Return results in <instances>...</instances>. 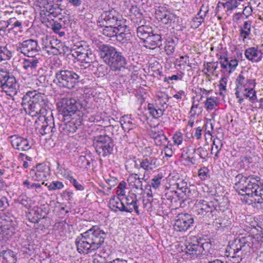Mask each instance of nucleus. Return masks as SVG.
I'll return each mask as SVG.
<instances>
[{"mask_svg":"<svg viewBox=\"0 0 263 263\" xmlns=\"http://www.w3.org/2000/svg\"><path fill=\"white\" fill-rule=\"evenodd\" d=\"M49 170V167L45 163H39L31 169L29 176L34 181H44L48 176Z\"/></svg>","mask_w":263,"mask_h":263,"instance_id":"ddd939ff","label":"nucleus"},{"mask_svg":"<svg viewBox=\"0 0 263 263\" xmlns=\"http://www.w3.org/2000/svg\"><path fill=\"white\" fill-rule=\"evenodd\" d=\"M78 165L80 167L87 168L90 166V162L87 159L85 156H81L79 157L78 161Z\"/></svg>","mask_w":263,"mask_h":263,"instance_id":"8fccbe9b","label":"nucleus"},{"mask_svg":"<svg viewBox=\"0 0 263 263\" xmlns=\"http://www.w3.org/2000/svg\"><path fill=\"white\" fill-rule=\"evenodd\" d=\"M66 178L69 180L70 183L73 185L77 190L83 191L84 190V187L71 175H67L66 176Z\"/></svg>","mask_w":263,"mask_h":263,"instance_id":"09e8293b","label":"nucleus"},{"mask_svg":"<svg viewBox=\"0 0 263 263\" xmlns=\"http://www.w3.org/2000/svg\"><path fill=\"white\" fill-rule=\"evenodd\" d=\"M147 109L149 111V114L154 118H158L162 116L163 114L164 109H161L160 108L157 109L153 104L149 103L147 105Z\"/></svg>","mask_w":263,"mask_h":263,"instance_id":"79ce46f5","label":"nucleus"},{"mask_svg":"<svg viewBox=\"0 0 263 263\" xmlns=\"http://www.w3.org/2000/svg\"><path fill=\"white\" fill-rule=\"evenodd\" d=\"M28 57L29 58L24 60L22 67L24 70L29 71L36 68L39 64V60L36 56Z\"/></svg>","mask_w":263,"mask_h":263,"instance_id":"2f4dec72","label":"nucleus"},{"mask_svg":"<svg viewBox=\"0 0 263 263\" xmlns=\"http://www.w3.org/2000/svg\"><path fill=\"white\" fill-rule=\"evenodd\" d=\"M194 218L193 215L187 213L178 214L175 218L174 229L179 232H185L194 227Z\"/></svg>","mask_w":263,"mask_h":263,"instance_id":"1a4fd4ad","label":"nucleus"},{"mask_svg":"<svg viewBox=\"0 0 263 263\" xmlns=\"http://www.w3.org/2000/svg\"><path fill=\"white\" fill-rule=\"evenodd\" d=\"M211 197L212 198V204L214 205V208H215V215L217 212H223L228 209L229 202L228 198L216 195Z\"/></svg>","mask_w":263,"mask_h":263,"instance_id":"412c9836","label":"nucleus"},{"mask_svg":"<svg viewBox=\"0 0 263 263\" xmlns=\"http://www.w3.org/2000/svg\"><path fill=\"white\" fill-rule=\"evenodd\" d=\"M219 60L221 67L223 69V71H221L223 73L228 72L229 74L236 69L238 64V61L236 59L229 60L227 57L220 55Z\"/></svg>","mask_w":263,"mask_h":263,"instance_id":"a211bd4d","label":"nucleus"},{"mask_svg":"<svg viewBox=\"0 0 263 263\" xmlns=\"http://www.w3.org/2000/svg\"><path fill=\"white\" fill-rule=\"evenodd\" d=\"M236 238L234 240V242L232 243L230 246V249L231 251H229V255H227L228 257H230V256H233L235 255H236V254H246L247 251L246 250H243V248L241 247L240 248L239 247H237L236 246Z\"/></svg>","mask_w":263,"mask_h":263,"instance_id":"ea45409f","label":"nucleus"},{"mask_svg":"<svg viewBox=\"0 0 263 263\" xmlns=\"http://www.w3.org/2000/svg\"><path fill=\"white\" fill-rule=\"evenodd\" d=\"M163 178L162 174H159L157 176H155L152 179L151 185H146L145 186L146 189H151V186L156 189L159 187L161 184V179Z\"/></svg>","mask_w":263,"mask_h":263,"instance_id":"c03bdc74","label":"nucleus"},{"mask_svg":"<svg viewBox=\"0 0 263 263\" xmlns=\"http://www.w3.org/2000/svg\"><path fill=\"white\" fill-rule=\"evenodd\" d=\"M79 71L64 69L56 70L53 82L59 88L72 89L83 80Z\"/></svg>","mask_w":263,"mask_h":263,"instance_id":"39448f33","label":"nucleus"},{"mask_svg":"<svg viewBox=\"0 0 263 263\" xmlns=\"http://www.w3.org/2000/svg\"><path fill=\"white\" fill-rule=\"evenodd\" d=\"M119 13L114 9L104 11L98 18V26L106 25H121L124 23Z\"/></svg>","mask_w":263,"mask_h":263,"instance_id":"9b49d317","label":"nucleus"},{"mask_svg":"<svg viewBox=\"0 0 263 263\" xmlns=\"http://www.w3.org/2000/svg\"><path fill=\"white\" fill-rule=\"evenodd\" d=\"M198 176L202 180H205L210 178V171L205 166H203L198 171Z\"/></svg>","mask_w":263,"mask_h":263,"instance_id":"de8ad7c7","label":"nucleus"},{"mask_svg":"<svg viewBox=\"0 0 263 263\" xmlns=\"http://www.w3.org/2000/svg\"><path fill=\"white\" fill-rule=\"evenodd\" d=\"M73 193L69 191H65L63 192L62 196L65 200H68L69 202L71 201L73 199Z\"/></svg>","mask_w":263,"mask_h":263,"instance_id":"e2e57ef3","label":"nucleus"},{"mask_svg":"<svg viewBox=\"0 0 263 263\" xmlns=\"http://www.w3.org/2000/svg\"><path fill=\"white\" fill-rule=\"evenodd\" d=\"M107 233L97 226H93L90 229L78 236L75 240L77 251L80 254H87L101 249V252L109 255L111 252V246H104Z\"/></svg>","mask_w":263,"mask_h":263,"instance_id":"f03ea898","label":"nucleus"},{"mask_svg":"<svg viewBox=\"0 0 263 263\" xmlns=\"http://www.w3.org/2000/svg\"><path fill=\"white\" fill-rule=\"evenodd\" d=\"M243 254H239L238 253L233 256H230V260L233 263H239L242 260Z\"/></svg>","mask_w":263,"mask_h":263,"instance_id":"052dcab7","label":"nucleus"},{"mask_svg":"<svg viewBox=\"0 0 263 263\" xmlns=\"http://www.w3.org/2000/svg\"><path fill=\"white\" fill-rule=\"evenodd\" d=\"M41 214H40L39 210H32L27 215L28 220L34 223H37L41 219Z\"/></svg>","mask_w":263,"mask_h":263,"instance_id":"58836bf2","label":"nucleus"},{"mask_svg":"<svg viewBox=\"0 0 263 263\" xmlns=\"http://www.w3.org/2000/svg\"><path fill=\"white\" fill-rule=\"evenodd\" d=\"M159 32H156L154 33L153 31V33L150 34L147 38L144 41L143 43L144 44V46L146 48L154 49L157 47H160L161 45L162 41V34L160 32V31H158Z\"/></svg>","mask_w":263,"mask_h":263,"instance_id":"6ab92c4d","label":"nucleus"},{"mask_svg":"<svg viewBox=\"0 0 263 263\" xmlns=\"http://www.w3.org/2000/svg\"><path fill=\"white\" fill-rule=\"evenodd\" d=\"M223 146V144L221 143V141L219 139H214L213 142V145L212 147V152L214 150V148L215 147V149L217 150V152L215 155V156L216 157H218V154L221 150L222 147Z\"/></svg>","mask_w":263,"mask_h":263,"instance_id":"3c124183","label":"nucleus"},{"mask_svg":"<svg viewBox=\"0 0 263 263\" xmlns=\"http://www.w3.org/2000/svg\"><path fill=\"white\" fill-rule=\"evenodd\" d=\"M93 263H110V261L107 262L105 257L98 255L94 258Z\"/></svg>","mask_w":263,"mask_h":263,"instance_id":"680f3d73","label":"nucleus"},{"mask_svg":"<svg viewBox=\"0 0 263 263\" xmlns=\"http://www.w3.org/2000/svg\"><path fill=\"white\" fill-rule=\"evenodd\" d=\"M216 105V102L213 98L210 97L206 99L205 102V106L207 110L213 109Z\"/></svg>","mask_w":263,"mask_h":263,"instance_id":"864d4df0","label":"nucleus"},{"mask_svg":"<svg viewBox=\"0 0 263 263\" xmlns=\"http://www.w3.org/2000/svg\"><path fill=\"white\" fill-rule=\"evenodd\" d=\"M176 41H177V39L176 40L169 39L165 42L164 49L167 55H171L174 52Z\"/></svg>","mask_w":263,"mask_h":263,"instance_id":"37998d69","label":"nucleus"},{"mask_svg":"<svg viewBox=\"0 0 263 263\" xmlns=\"http://www.w3.org/2000/svg\"><path fill=\"white\" fill-rule=\"evenodd\" d=\"M156 18L165 25L174 23L177 18L176 15L168 11L166 7L160 6L155 11Z\"/></svg>","mask_w":263,"mask_h":263,"instance_id":"2eb2a0df","label":"nucleus"},{"mask_svg":"<svg viewBox=\"0 0 263 263\" xmlns=\"http://www.w3.org/2000/svg\"><path fill=\"white\" fill-rule=\"evenodd\" d=\"M15 253L11 250H3L0 252V263H16Z\"/></svg>","mask_w":263,"mask_h":263,"instance_id":"cd10ccee","label":"nucleus"},{"mask_svg":"<svg viewBox=\"0 0 263 263\" xmlns=\"http://www.w3.org/2000/svg\"><path fill=\"white\" fill-rule=\"evenodd\" d=\"M246 185L244 186L241 191H239V195L247 196L252 198L255 193H258L259 189V184H261V178L259 176L253 175L249 178Z\"/></svg>","mask_w":263,"mask_h":263,"instance_id":"f8f14e48","label":"nucleus"},{"mask_svg":"<svg viewBox=\"0 0 263 263\" xmlns=\"http://www.w3.org/2000/svg\"><path fill=\"white\" fill-rule=\"evenodd\" d=\"M13 146L18 150L26 151L31 148L29 141L21 137H17L12 141Z\"/></svg>","mask_w":263,"mask_h":263,"instance_id":"7c9ffc66","label":"nucleus"},{"mask_svg":"<svg viewBox=\"0 0 263 263\" xmlns=\"http://www.w3.org/2000/svg\"><path fill=\"white\" fill-rule=\"evenodd\" d=\"M231 222L230 220L222 217L216 218L213 221V226L217 231H223L230 227Z\"/></svg>","mask_w":263,"mask_h":263,"instance_id":"f704fd0d","label":"nucleus"},{"mask_svg":"<svg viewBox=\"0 0 263 263\" xmlns=\"http://www.w3.org/2000/svg\"><path fill=\"white\" fill-rule=\"evenodd\" d=\"M41 220H42L43 221L42 222H43V227L44 228H48L49 227L51 226V221L50 219L48 217H47L46 216L44 215L43 216Z\"/></svg>","mask_w":263,"mask_h":263,"instance_id":"338daca9","label":"nucleus"},{"mask_svg":"<svg viewBox=\"0 0 263 263\" xmlns=\"http://www.w3.org/2000/svg\"><path fill=\"white\" fill-rule=\"evenodd\" d=\"M138 200L136 198V195L134 194L133 196H127L125 198V209H126L124 211L125 212L132 213L133 211V206L137 203Z\"/></svg>","mask_w":263,"mask_h":263,"instance_id":"4c0bfd02","label":"nucleus"},{"mask_svg":"<svg viewBox=\"0 0 263 263\" xmlns=\"http://www.w3.org/2000/svg\"><path fill=\"white\" fill-rule=\"evenodd\" d=\"M16 86L15 78L8 72L0 69V87L3 89H15Z\"/></svg>","mask_w":263,"mask_h":263,"instance_id":"f3484780","label":"nucleus"},{"mask_svg":"<svg viewBox=\"0 0 263 263\" xmlns=\"http://www.w3.org/2000/svg\"><path fill=\"white\" fill-rule=\"evenodd\" d=\"M97 50L100 58L114 71H120L125 68L127 61L124 53L116 48L108 44H100L97 45Z\"/></svg>","mask_w":263,"mask_h":263,"instance_id":"20e7f679","label":"nucleus"},{"mask_svg":"<svg viewBox=\"0 0 263 263\" xmlns=\"http://www.w3.org/2000/svg\"><path fill=\"white\" fill-rule=\"evenodd\" d=\"M185 246L186 253L190 255L208 256L214 253L211 243L199 236H192L186 241Z\"/></svg>","mask_w":263,"mask_h":263,"instance_id":"423d86ee","label":"nucleus"},{"mask_svg":"<svg viewBox=\"0 0 263 263\" xmlns=\"http://www.w3.org/2000/svg\"><path fill=\"white\" fill-rule=\"evenodd\" d=\"M60 115L62 116V120L66 121L73 117L83 118L85 112H89V107H87V102L72 98H63L57 103Z\"/></svg>","mask_w":263,"mask_h":263,"instance_id":"7ed1b4c3","label":"nucleus"},{"mask_svg":"<svg viewBox=\"0 0 263 263\" xmlns=\"http://www.w3.org/2000/svg\"><path fill=\"white\" fill-rule=\"evenodd\" d=\"M218 68V62L208 63L206 66V70L210 72L212 70L215 71Z\"/></svg>","mask_w":263,"mask_h":263,"instance_id":"69168bd1","label":"nucleus"},{"mask_svg":"<svg viewBox=\"0 0 263 263\" xmlns=\"http://www.w3.org/2000/svg\"><path fill=\"white\" fill-rule=\"evenodd\" d=\"M176 185L177 189L181 191L187 185V183L183 180H179L176 183Z\"/></svg>","mask_w":263,"mask_h":263,"instance_id":"774afa93","label":"nucleus"},{"mask_svg":"<svg viewBox=\"0 0 263 263\" xmlns=\"http://www.w3.org/2000/svg\"><path fill=\"white\" fill-rule=\"evenodd\" d=\"M64 28L65 27H63V25L62 24L58 22L57 21L54 22L52 25V29L54 32H59L60 30Z\"/></svg>","mask_w":263,"mask_h":263,"instance_id":"bf43d9fd","label":"nucleus"},{"mask_svg":"<svg viewBox=\"0 0 263 263\" xmlns=\"http://www.w3.org/2000/svg\"><path fill=\"white\" fill-rule=\"evenodd\" d=\"M12 57L11 52L8 49L6 46H1L0 50V62L9 60Z\"/></svg>","mask_w":263,"mask_h":263,"instance_id":"49530a36","label":"nucleus"},{"mask_svg":"<svg viewBox=\"0 0 263 263\" xmlns=\"http://www.w3.org/2000/svg\"><path fill=\"white\" fill-rule=\"evenodd\" d=\"M195 215L203 221H209L215 215L211 197L197 201L193 207Z\"/></svg>","mask_w":263,"mask_h":263,"instance_id":"0eeeda50","label":"nucleus"},{"mask_svg":"<svg viewBox=\"0 0 263 263\" xmlns=\"http://www.w3.org/2000/svg\"><path fill=\"white\" fill-rule=\"evenodd\" d=\"M253 175H249L248 176H245L242 174H237L234 179V188L239 194V191H241L244 186L246 185L248 181L250 180L249 178L253 176Z\"/></svg>","mask_w":263,"mask_h":263,"instance_id":"a878e982","label":"nucleus"},{"mask_svg":"<svg viewBox=\"0 0 263 263\" xmlns=\"http://www.w3.org/2000/svg\"><path fill=\"white\" fill-rule=\"evenodd\" d=\"M246 79L242 72H241L235 80L236 87L235 88V94L236 98L238 99V102L240 104H241L244 101L243 98L240 97V92L242 91V88H245L246 84L245 81H246Z\"/></svg>","mask_w":263,"mask_h":263,"instance_id":"5701e85b","label":"nucleus"},{"mask_svg":"<svg viewBox=\"0 0 263 263\" xmlns=\"http://www.w3.org/2000/svg\"><path fill=\"white\" fill-rule=\"evenodd\" d=\"M246 58L253 62H258L262 60V56L259 55V51L257 48L252 47L246 49L245 52Z\"/></svg>","mask_w":263,"mask_h":263,"instance_id":"c756f323","label":"nucleus"},{"mask_svg":"<svg viewBox=\"0 0 263 263\" xmlns=\"http://www.w3.org/2000/svg\"><path fill=\"white\" fill-rule=\"evenodd\" d=\"M83 118H71L67 122L61 124L59 130L64 135H69L74 133L82 124Z\"/></svg>","mask_w":263,"mask_h":263,"instance_id":"4468645a","label":"nucleus"},{"mask_svg":"<svg viewBox=\"0 0 263 263\" xmlns=\"http://www.w3.org/2000/svg\"><path fill=\"white\" fill-rule=\"evenodd\" d=\"M63 50L64 55L70 54L72 56H74V54L79 55L86 53L87 51H92L89 46L84 41H81L74 44L73 49L70 50L69 53L66 54V51L65 50V48H64Z\"/></svg>","mask_w":263,"mask_h":263,"instance_id":"4be33fe9","label":"nucleus"},{"mask_svg":"<svg viewBox=\"0 0 263 263\" xmlns=\"http://www.w3.org/2000/svg\"><path fill=\"white\" fill-rule=\"evenodd\" d=\"M236 246L240 248L242 247L247 252L250 251L251 248L258 249L260 247V243L257 240L254 235H249L248 236L236 238Z\"/></svg>","mask_w":263,"mask_h":263,"instance_id":"dca6fc26","label":"nucleus"},{"mask_svg":"<svg viewBox=\"0 0 263 263\" xmlns=\"http://www.w3.org/2000/svg\"><path fill=\"white\" fill-rule=\"evenodd\" d=\"M169 141H168L167 138L164 135L163 132L159 136H157V138H155V143L157 146H163L167 147V144Z\"/></svg>","mask_w":263,"mask_h":263,"instance_id":"a18cd8bd","label":"nucleus"},{"mask_svg":"<svg viewBox=\"0 0 263 263\" xmlns=\"http://www.w3.org/2000/svg\"><path fill=\"white\" fill-rule=\"evenodd\" d=\"M242 92L243 96L247 98H248L251 102H254L255 100H257L256 92L253 88H244Z\"/></svg>","mask_w":263,"mask_h":263,"instance_id":"a19ab883","label":"nucleus"},{"mask_svg":"<svg viewBox=\"0 0 263 263\" xmlns=\"http://www.w3.org/2000/svg\"><path fill=\"white\" fill-rule=\"evenodd\" d=\"M209 10V6H205L204 5H202L200 7V10L197 13V15L200 16L201 19H204L206 14H208Z\"/></svg>","mask_w":263,"mask_h":263,"instance_id":"6e6d98bb","label":"nucleus"},{"mask_svg":"<svg viewBox=\"0 0 263 263\" xmlns=\"http://www.w3.org/2000/svg\"><path fill=\"white\" fill-rule=\"evenodd\" d=\"M257 192L254 194L250 200L254 203L256 207L259 206L260 209H263V189L259 187Z\"/></svg>","mask_w":263,"mask_h":263,"instance_id":"c9c22d12","label":"nucleus"},{"mask_svg":"<svg viewBox=\"0 0 263 263\" xmlns=\"http://www.w3.org/2000/svg\"><path fill=\"white\" fill-rule=\"evenodd\" d=\"M22 105L25 109L29 110L31 116L40 114L35 124L40 126L37 128H39V132L42 135L56 132L52 111L44 94L36 90L29 91L22 98Z\"/></svg>","mask_w":263,"mask_h":263,"instance_id":"f257e3e1","label":"nucleus"},{"mask_svg":"<svg viewBox=\"0 0 263 263\" xmlns=\"http://www.w3.org/2000/svg\"><path fill=\"white\" fill-rule=\"evenodd\" d=\"M17 228L16 221L10 220L9 224L4 226V235H8L9 236L13 235L17 231Z\"/></svg>","mask_w":263,"mask_h":263,"instance_id":"e433bc0d","label":"nucleus"},{"mask_svg":"<svg viewBox=\"0 0 263 263\" xmlns=\"http://www.w3.org/2000/svg\"><path fill=\"white\" fill-rule=\"evenodd\" d=\"M204 19H201L200 16L194 17L192 21L191 26L193 28H198L202 22H204Z\"/></svg>","mask_w":263,"mask_h":263,"instance_id":"13d9d810","label":"nucleus"},{"mask_svg":"<svg viewBox=\"0 0 263 263\" xmlns=\"http://www.w3.org/2000/svg\"><path fill=\"white\" fill-rule=\"evenodd\" d=\"M129 12L130 20L133 23L140 25L145 23L143 14L144 11L137 5H132Z\"/></svg>","mask_w":263,"mask_h":263,"instance_id":"aec40b11","label":"nucleus"},{"mask_svg":"<svg viewBox=\"0 0 263 263\" xmlns=\"http://www.w3.org/2000/svg\"><path fill=\"white\" fill-rule=\"evenodd\" d=\"M157 159L152 157H146L140 162V167L146 171H151L157 167Z\"/></svg>","mask_w":263,"mask_h":263,"instance_id":"473e14b6","label":"nucleus"},{"mask_svg":"<svg viewBox=\"0 0 263 263\" xmlns=\"http://www.w3.org/2000/svg\"><path fill=\"white\" fill-rule=\"evenodd\" d=\"M15 49L18 53L25 56L34 57L37 55L41 48L36 40L29 39L15 45Z\"/></svg>","mask_w":263,"mask_h":263,"instance_id":"9d476101","label":"nucleus"},{"mask_svg":"<svg viewBox=\"0 0 263 263\" xmlns=\"http://www.w3.org/2000/svg\"><path fill=\"white\" fill-rule=\"evenodd\" d=\"M118 34L116 36L117 41L124 43L129 40L132 35L129 30H127V26L125 24V23L118 25Z\"/></svg>","mask_w":263,"mask_h":263,"instance_id":"bb28decb","label":"nucleus"},{"mask_svg":"<svg viewBox=\"0 0 263 263\" xmlns=\"http://www.w3.org/2000/svg\"><path fill=\"white\" fill-rule=\"evenodd\" d=\"M92 142L96 153L100 156L106 157L112 154L115 143L113 139L106 134L93 136Z\"/></svg>","mask_w":263,"mask_h":263,"instance_id":"6e6552de","label":"nucleus"},{"mask_svg":"<svg viewBox=\"0 0 263 263\" xmlns=\"http://www.w3.org/2000/svg\"><path fill=\"white\" fill-rule=\"evenodd\" d=\"M7 206H9L7 198L5 196L0 195V209L6 208Z\"/></svg>","mask_w":263,"mask_h":263,"instance_id":"0e129e2a","label":"nucleus"},{"mask_svg":"<svg viewBox=\"0 0 263 263\" xmlns=\"http://www.w3.org/2000/svg\"><path fill=\"white\" fill-rule=\"evenodd\" d=\"M64 187V184L62 182L57 181H52L48 186L49 190H55L61 189Z\"/></svg>","mask_w":263,"mask_h":263,"instance_id":"4d7b16f0","label":"nucleus"},{"mask_svg":"<svg viewBox=\"0 0 263 263\" xmlns=\"http://www.w3.org/2000/svg\"><path fill=\"white\" fill-rule=\"evenodd\" d=\"M17 201L24 207L27 208L29 206V202L30 201L29 200L28 197H27L26 195H24L20 196L17 199Z\"/></svg>","mask_w":263,"mask_h":263,"instance_id":"5fc2aeb1","label":"nucleus"},{"mask_svg":"<svg viewBox=\"0 0 263 263\" xmlns=\"http://www.w3.org/2000/svg\"><path fill=\"white\" fill-rule=\"evenodd\" d=\"M152 33H153L152 28L149 26L143 25V24L137 28V35L138 37L143 40V42Z\"/></svg>","mask_w":263,"mask_h":263,"instance_id":"72a5a7b5","label":"nucleus"},{"mask_svg":"<svg viewBox=\"0 0 263 263\" xmlns=\"http://www.w3.org/2000/svg\"><path fill=\"white\" fill-rule=\"evenodd\" d=\"M102 28V33L107 37H112L116 36L118 34V26L116 25H105L102 24V26H99Z\"/></svg>","mask_w":263,"mask_h":263,"instance_id":"c85d7f7f","label":"nucleus"},{"mask_svg":"<svg viewBox=\"0 0 263 263\" xmlns=\"http://www.w3.org/2000/svg\"><path fill=\"white\" fill-rule=\"evenodd\" d=\"M109 209L114 212L118 211L123 212L126 211L125 209V204L121 201L119 197H116L115 195L112 196L108 203Z\"/></svg>","mask_w":263,"mask_h":263,"instance_id":"393cba45","label":"nucleus"},{"mask_svg":"<svg viewBox=\"0 0 263 263\" xmlns=\"http://www.w3.org/2000/svg\"><path fill=\"white\" fill-rule=\"evenodd\" d=\"M78 62L80 63V66L84 68H87L90 66L93 60V54L92 51L86 52V53L80 54L79 55L74 54V56H72Z\"/></svg>","mask_w":263,"mask_h":263,"instance_id":"b1692460","label":"nucleus"},{"mask_svg":"<svg viewBox=\"0 0 263 263\" xmlns=\"http://www.w3.org/2000/svg\"><path fill=\"white\" fill-rule=\"evenodd\" d=\"M192 151L193 154H195L196 152H197L198 155L201 159H205L208 157V152L206 149L204 147H200L197 149L196 148H193Z\"/></svg>","mask_w":263,"mask_h":263,"instance_id":"603ef678","label":"nucleus"}]
</instances>
